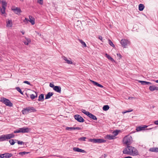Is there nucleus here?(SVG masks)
Listing matches in <instances>:
<instances>
[{"instance_id":"f257e3e1","label":"nucleus","mask_w":158,"mask_h":158,"mask_svg":"<svg viewBox=\"0 0 158 158\" xmlns=\"http://www.w3.org/2000/svg\"><path fill=\"white\" fill-rule=\"evenodd\" d=\"M123 154L132 156H136L138 154L137 149L131 146H127L123 150Z\"/></svg>"},{"instance_id":"f03ea898","label":"nucleus","mask_w":158,"mask_h":158,"mask_svg":"<svg viewBox=\"0 0 158 158\" xmlns=\"http://www.w3.org/2000/svg\"><path fill=\"white\" fill-rule=\"evenodd\" d=\"M15 136V135L13 133L2 135L0 136V141L7 140L10 139L14 138Z\"/></svg>"},{"instance_id":"7ed1b4c3","label":"nucleus","mask_w":158,"mask_h":158,"mask_svg":"<svg viewBox=\"0 0 158 158\" xmlns=\"http://www.w3.org/2000/svg\"><path fill=\"white\" fill-rule=\"evenodd\" d=\"M36 111V110L33 107L30 106L23 109L22 110V112L23 114H25L29 113L35 112Z\"/></svg>"},{"instance_id":"20e7f679","label":"nucleus","mask_w":158,"mask_h":158,"mask_svg":"<svg viewBox=\"0 0 158 158\" xmlns=\"http://www.w3.org/2000/svg\"><path fill=\"white\" fill-rule=\"evenodd\" d=\"M123 143L127 146H129L132 143V138L131 136H126L123 139Z\"/></svg>"},{"instance_id":"39448f33","label":"nucleus","mask_w":158,"mask_h":158,"mask_svg":"<svg viewBox=\"0 0 158 158\" xmlns=\"http://www.w3.org/2000/svg\"><path fill=\"white\" fill-rule=\"evenodd\" d=\"M0 101L7 106L11 107L13 106V104L9 99L6 98H1Z\"/></svg>"},{"instance_id":"423d86ee","label":"nucleus","mask_w":158,"mask_h":158,"mask_svg":"<svg viewBox=\"0 0 158 158\" xmlns=\"http://www.w3.org/2000/svg\"><path fill=\"white\" fill-rule=\"evenodd\" d=\"M120 43L123 47L126 48L128 45L130 44V42L127 39H123L121 40Z\"/></svg>"},{"instance_id":"0eeeda50","label":"nucleus","mask_w":158,"mask_h":158,"mask_svg":"<svg viewBox=\"0 0 158 158\" xmlns=\"http://www.w3.org/2000/svg\"><path fill=\"white\" fill-rule=\"evenodd\" d=\"M90 141L94 143H104L106 142V140L102 139H91Z\"/></svg>"},{"instance_id":"6e6552de","label":"nucleus","mask_w":158,"mask_h":158,"mask_svg":"<svg viewBox=\"0 0 158 158\" xmlns=\"http://www.w3.org/2000/svg\"><path fill=\"white\" fill-rule=\"evenodd\" d=\"M11 10L15 14L17 15L20 14L22 12L21 10L19 8L16 7L15 6H12Z\"/></svg>"},{"instance_id":"1a4fd4ad","label":"nucleus","mask_w":158,"mask_h":158,"mask_svg":"<svg viewBox=\"0 0 158 158\" xmlns=\"http://www.w3.org/2000/svg\"><path fill=\"white\" fill-rule=\"evenodd\" d=\"M74 118L78 122H84L85 120L83 118L79 115L76 114L74 115Z\"/></svg>"},{"instance_id":"9d476101","label":"nucleus","mask_w":158,"mask_h":158,"mask_svg":"<svg viewBox=\"0 0 158 158\" xmlns=\"http://www.w3.org/2000/svg\"><path fill=\"white\" fill-rule=\"evenodd\" d=\"M73 150L75 152H80L82 153H86V152L84 150L79 148H78L74 147L73 148Z\"/></svg>"},{"instance_id":"9b49d317","label":"nucleus","mask_w":158,"mask_h":158,"mask_svg":"<svg viewBox=\"0 0 158 158\" xmlns=\"http://www.w3.org/2000/svg\"><path fill=\"white\" fill-rule=\"evenodd\" d=\"M62 58L63 60L66 61V63L67 64H73V63L71 59L69 58V59H68L66 57L64 56H62Z\"/></svg>"},{"instance_id":"f8f14e48","label":"nucleus","mask_w":158,"mask_h":158,"mask_svg":"<svg viewBox=\"0 0 158 158\" xmlns=\"http://www.w3.org/2000/svg\"><path fill=\"white\" fill-rule=\"evenodd\" d=\"M148 126L143 125V126H139L137 127L136 128V130L137 131H141L144 130L145 128L148 127Z\"/></svg>"},{"instance_id":"ddd939ff","label":"nucleus","mask_w":158,"mask_h":158,"mask_svg":"<svg viewBox=\"0 0 158 158\" xmlns=\"http://www.w3.org/2000/svg\"><path fill=\"white\" fill-rule=\"evenodd\" d=\"M21 132L23 133H27L29 131V129L27 127H23L20 128Z\"/></svg>"},{"instance_id":"4468645a","label":"nucleus","mask_w":158,"mask_h":158,"mask_svg":"<svg viewBox=\"0 0 158 158\" xmlns=\"http://www.w3.org/2000/svg\"><path fill=\"white\" fill-rule=\"evenodd\" d=\"M53 89L57 92L60 93L61 92V88L59 86H55L53 88Z\"/></svg>"},{"instance_id":"2eb2a0df","label":"nucleus","mask_w":158,"mask_h":158,"mask_svg":"<svg viewBox=\"0 0 158 158\" xmlns=\"http://www.w3.org/2000/svg\"><path fill=\"white\" fill-rule=\"evenodd\" d=\"M6 26L7 27H11L12 26V22L11 20H8L6 22Z\"/></svg>"},{"instance_id":"dca6fc26","label":"nucleus","mask_w":158,"mask_h":158,"mask_svg":"<svg viewBox=\"0 0 158 158\" xmlns=\"http://www.w3.org/2000/svg\"><path fill=\"white\" fill-rule=\"evenodd\" d=\"M29 20L28 21L30 22L31 24L32 25H34L35 23V19L33 18L32 16H29Z\"/></svg>"},{"instance_id":"f3484780","label":"nucleus","mask_w":158,"mask_h":158,"mask_svg":"<svg viewBox=\"0 0 158 158\" xmlns=\"http://www.w3.org/2000/svg\"><path fill=\"white\" fill-rule=\"evenodd\" d=\"M90 81L95 85L97 86L100 87L101 88H103L104 87L103 86V85H101L100 84H99V83H98L97 82L95 81H94L92 80H90Z\"/></svg>"},{"instance_id":"a211bd4d","label":"nucleus","mask_w":158,"mask_h":158,"mask_svg":"<svg viewBox=\"0 0 158 158\" xmlns=\"http://www.w3.org/2000/svg\"><path fill=\"white\" fill-rule=\"evenodd\" d=\"M106 139L111 140L114 139L115 138V137H114V136L112 135H108L106 136Z\"/></svg>"},{"instance_id":"6ab92c4d","label":"nucleus","mask_w":158,"mask_h":158,"mask_svg":"<svg viewBox=\"0 0 158 158\" xmlns=\"http://www.w3.org/2000/svg\"><path fill=\"white\" fill-rule=\"evenodd\" d=\"M88 116L90 118L94 120H97V118L96 116L91 113H89Z\"/></svg>"},{"instance_id":"aec40b11","label":"nucleus","mask_w":158,"mask_h":158,"mask_svg":"<svg viewBox=\"0 0 158 158\" xmlns=\"http://www.w3.org/2000/svg\"><path fill=\"white\" fill-rule=\"evenodd\" d=\"M26 39V40H24L23 41V43L24 44L26 45H28L29 43L31 42V40L30 39L27 38L26 37H25Z\"/></svg>"},{"instance_id":"412c9836","label":"nucleus","mask_w":158,"mask_h":158,"mask_svg":"<svg viewBox=\"0 0 158 158\" xmlns=\"http://www.w3.org/2000/svg\"><path fill=\"white\" fill-rule=\"evenodd\" d=\"M53 93L51 92H48L45 96V99H47L49 98L53 95Z\"/></svg>"},{"instance_id":"4be33fe9","label":"nucleus","mask_w":158,"mask_h":158,"mask_svg":"<svg viewBox=\"0 0 158 158\" xmlns=\"http://www.w3.org/2000/svg\"><path fill=\"white\" fill-rule=\"evenodd\" d=\"M149 151L152 152H158V148L153 147L149 149Z\"/></svg>"},{"instance_id":"5701e85b","label":"nucleus","mask_w":158,"mask_h":158,"mask_svg":"<svg viewBox=\"0 0 158 158\" xmlns=\"http://www.w3.org/2000/svg\"><path fill=\"white\" fill-rule=\"evenodd\" d=\"M44 100V94H41L39 97L38 100L39 101L43 102Z\"/></svg>"},{"instance_id":"b1692460","label":"nucleus","mask_w":158,"mask_h":158,"mask_svg":"<svg viewBox=\"0 0 158 158\" xmlns=\"http://www.w3.org/2000/svg\"><path fill=\"white\" fill-rule=\"evenodd\" d=\"M144 8V5L142 4H140L139 5V11H142Z\"/></svg>"},{"instance_id":"393cba45","label":"nucleus","mask_w":158,"mask_h":158,"mask_svg":"<svg viewBox=\"0 0 158 158\" xmlns=\"http://www.w3.org/2000/svg\"><path fill=\"white\" fill-rule=\"evenodd\" d=\"M13 155L11 153H5V158H9L12 156Z\"/></svg>"},{"instance_id":"a878e982","label":"nucleus","mask_w":158,"mask_h":158,"mask_svg":"<svg viewBox=\"0 0 158 158\" xmlns=\"http://www.w3.org/2000/svg\"><path fill=\"white\" fill-rule=\"evenodd\" d=\"M79 41L82 45V46L83 47H86V45L85 43L81 39L78 40Z\"/></svg>"},{"instance_id":"bb28decb","label":"nucleus","mask_w":158,"mask_h":158,"mask_svg":"<svg viewBox=\"0 0 158 158\" xmlns=\"http://www.w3.org/2000/svg\"><path fill=\"white\" fill-rule=\"evenodd\" d=\"M30 152H20L19 153V154L20 155L22 156H24L26 154H27L29 153Z\"/></svg>"},{"instance_id":"cd10ccee","label":"nucleus","mask_w":158,"mask_h":158,"mask_svg":"<svg viewBox=\"0 0 158 158\" xmlns=\"http://www.w3.org/2000/svg\"><path fill=\"white\" fill-rule=\"evenodd\" d=\"M110 107L108 105H104L103 107V110L104 111H106Z\"/></svg>"},{"instance_id":"c85d7f7f","label":"nucleus","mask_w":158,"mask_h":158,"mask_svg":"<svg viewBox=\"0 0 158 158\" xmlns=\"http://www.w3.org/2000/svg\"><path fill=\"white\" fill-rule=\"evenodd\" d=\"M120 131H118V130H116L115 131H114L112 133L113 134V135L114 136V137H115V136H116L118 134V133Z\"/></svg>"},{"instance_id":"c756f323","label":"nucleus","mask_w":158,"mask_h":158,"mask_svg":"<svg viewBox=\"0 0 158 158\" xmlns=\"http://www.w3.org/2000/svg\"><path fill=\"white\" fill-rule=\"evenodd\" d=\"M81 111L84 114H85L87 116H88V115L89 114V112L88 111H87L83 109H81Z\"/></svg>"},{"instance_id":"7c9ffc66","label":"nucleus","mask_w":158,"mask_h":158,"mask_svg":"<svg viewBox=\"0 0 158 158\" xmlns=\"http://www.w3.org/2000/svg\"><path fill=\"white\" fill-rule=\"evenodd\" d=\"M155 85H152L150 86L149 88V89L151 91H153L154 90H155Z\"/></svg>"},{"instance_id":"2f4dec72","label":"nucleus","mask_w":158,"mask_h":158,"mask_svg":"<svg viewBox=\"0 0 158 158\" xmlns=\"http://www.w3.org/2000/svg\"><path fill=\"white\" fill-rule=\"evenodd\" d=\"M6 8L2 7L1 8V12L2 14H4L5 13Z\"/></svg>"},{"instance_id":"473e14b6","label":"nucleus","mask_w":158,"mask_h":158,"mask_svg":"<svg viewBox=\"0 0 158 158\" xmlns=\"http://www.w3.org/2000/svg\"><path fill=\"white\" fill-rule=\"evenodd\" d=\"M108 43L112 47H114L115 46L113 44V42H112V41L110 39L108 40Z\"/></svg>"},{"instance_id":"72a5a7b5","label":"nucleus","mask_w":158,"mask_h":158,"mask_svg":"<svg viewBox=\"0 0 158 158\" xmlns=\"http://www.w3.org/2000/svg\"><path fill=\"white\" fill-rule=\"evenodd\" d=\"M16 89L21 94L23 95V93L21 90L20 88L19 87H17L16 88Z\"/></svg>"},{"instance_id":"f704fd0d","label":"nucleus","mask_w":158,"mask_h":158,"mask_svg":"<svg viewBox=\"0 0 158 158\" xmlns=\"http://www.w3.org/2000/svg\"><path fill=\"white\" fill-rule=\"evenodd\" d=\"M7 5V3L5 1L2 2V7L6 8Z\"/></svg>"},{"instance_id":"c9c22d12","label":"nucleus","mask_w":158,"mask_h":158,"mask_svg":"<svg viewBox=\"0 0 158 158\" xmlns=\"http://www.w3.org/2000/svg\"><path fill=\"white\" fill-rule=\"evenodd\" d=\"M37 97V95L36 94L35 96L33 94H31L30 95V98L32 100L34 99L35 98H36Z\"/></svg>"},{"instance_id":"e433bc0d","label":"nucleus","mask_w":158,"mask_h":158,"mask_svg":"<svg viewBox=\"0 0 158 158\" xmlns=\"http://www.w3.org/2000/svg\"><path fill=\"white\" fill-rule=\"evenodd\" d=\"M9 142L11 145H13L15 143L14 140L13 139H10L9 141Z\"/></svg>"},{"instance_id":"4c0bfd02","label":"nucleus","mask_w":158,"mask_h":158,"mask_svg":"<svg viewBox=\"0 0 158 158\" xmlns=\"http://www.w3.org/2000/svg\"><path fill=\"white\" fill-rule=\"evenodd\" d=\"M86 139V138L85 137H83L79 138L78 140L80 141H85Z\"/></svg>"},{"instance_id":"58836bf2","label":"nucleus","mask_w":158,"mask_h":158,"mask_svg":"<svg viewBox=\"0 0 158 158\" xmlns=\"http://www.w3.org/2000/svg\"><path fill=\"white\" fill-rule=\"evenodd\" d=\"M74 127H67L65 128V130H74Z\"/></svg>"},{"instance_id":"ea45409f","label":"nucleus","mask_w":158,"mask_h":158,"mask_svg":"<svg viewBox=\"0 0 158 158\" xmlns=\"http://www.w3.org/2000/svg\"><path fill=\"white\" fill-rule=\"evenodd\" d=\"M139 82L140 83L143 85H146V81H139Z\"/></svg>"},{"instance_id":"a19ab883","label":"nucleus","mask_w":158,"mask_h":158,"mask_svg":"<svg viewBox=\"0 0 158 158\" xmlns=\"http://www.w3.org/2000/svg\"><path fill=\"white\" fill-rule=\"evenodd\" d=\"M14 132V133H21L20 128L19 129H18L16 130Z\"/></svg>"},{"instance_id":"79ce46f5","label":"nucleus","mask_w":158,"mask_h":158,"mask_svg":"<svg viewBox=\"0 0 158 158\" xmlns=\"http://www.w3.org/2000/svg\"><path fill=\"white\" fill-rule=\"evenodd\" d=\"M37 2L40 5H42L43 4V0H38Z\"/></svg>"},{"instance_id":"37998d69","label":"nucleus","mask_w":158,"mask_h":158,"mask_svg":"<svg viewBox=\"0 0 158 158\" xmlns=\"http://www.w3.org/2000/svg\"><path fill=\"white\" fill-rule=\"evenodd\" d=\"M28 20L29 19H28L27 18H25V19L23 20V22L25 23H28Z\"/></svg>"},{"instance_id":"c03bdc74","label":"nucleus","mask_w":158,"mask_h":158,"mask_svg":"<svg viewBox=\"0 0 158 158\" xmlns=\"http://www.w3.org/2000/svg\"><path fill=\"white\" fill-rule=\"evenodd\" d=\"M23 82L24 83L27 84L29 85H31V84L28 81H23Z\"/></svg>"},{"instance_id":"a18cd8bd","label":"nucleus","mask_w":158,"mask_h":158,"mask_svg":"<svg viewBox=\"0 0 158 158\" xmlns=\"http://www.w3.org/2000/svg\"><path fill=\"white\" fill-rule=\"evenodd\" d=\"M107 156L106 154H104L103 155H102L100 158H105Z\"/></svg>"},{"instance_id":"49530a36","label":"nucleus","mask_w":158,"mask_h":158,"mask_svg":"<svg viewBox=\"0 0 158 158\" xmlns=\"http://www.w3.org/2000/svg\"><path fill=\"white\" fill-rule=\"evenodd\" d=\"M106 56L109 60H110V59L111 57L109 55L107 54H106Z\"/></svg>"},{"instance_id":"de8ad7c7","label":"nucleus","mask_w":158,"mask_h":158,"mask_svg":"<svg viewBox=\"0 0 158 158\" xmlns=\"http://www.w3.org/2000/svg\"><path fill=\"white\" fill-rule=\"evenodd\" d=\"M17 143L19 144H22L24 143V142H23L21 141H18Z\"/></svg>"},{"instance_id":"09e8293b","label":"nucleus","mask_w":158,"mask_h":158,"mask_svg":"<svg viewBox=\"0 0 158 158\" xmlns=\"http://www.w3.org/2000/svg\"><path fill=\"white\" fill-rule=\"evenodd\" d=\"M49 86L52 87V88H54V87H55L54 86V85L53 84H52V83H50V84H49Z\"/></svg>"},{"instance_id":"8fccbe9b","label":"nucleus","mask_w":158,"mask_h":158,"mask_svg":"<svg viewBox=\"0 0 158 158\" xmlns=\"http://www.w3.org/2000/svg\"><path fill=\"white\" fill-rule=\"evenodd\" d=\"M0 157L1 158H5V153L3 154H1L0 155Z\"/></svg>"},{"instance_id":"3c124183","label":"nucleus","mask_w":158,"mask_h":158,"mask_svg":"<svg viewBox=\"0 0 158 158\" xmlns=\"http://www.w3.org/2000/svg\"><path fill=\"white\" fill-rule=\"evenodd\" d=\"M74 130H80L81 129V128L79 127H74Z\"/></svg>"},{"instance_id":"603ef678","label":"nucleus","mask_w":158,"mask_h":158,"mask_svg":"<svg viewBox=\"0 0 158 158\" xmlns=\"http://www.w3.org/2000/svg\"><path fill=\"white\" fill-rule=\"evenodd\" d=\"M98 39L99 40H100L101 41L103 42V40H102L103 38H102V37L101 36L99 35Z\"/></svg>"},{"instance_id":"864d4df0","label":"nucleus","mask_w":158,"mask_h":158,"mask_svg":"<svg viewBox=\"0 0 158 158\" xmlns=\"http://www.w3.org/2000/svg\"><path fill=\"white\" fill-rule=\"evenodd\" d=\"M117 56L119 57L120 59L121 58L122 56H121V54H119V53H117Z\"/></svg>"},{"instance_id":"5fc2aeb1","label":"nucleus","mask_w":158,"mask_h":158,"mask_svg":"<svg viewBox=\"0 0 158 158\" xmlns=\"http://www.w3.org/2000/svg\"><path fill=\"white\" fill-rule=\"evenodd\" d=\"M154 123L155 124L158 125V120L155 121Z\"/></svg>"},{"instance_id":"6e6d98bb","label":"nucleus","mask_w":158,"mask_h":158,"mask_svg":"<svg viewBox=\"0 0 158 158\" xmlns=\"http://www.w3.org/2000/svg\"><path fill=\"white\" fill-rule=\"evenodd\" d=\"M109 60H110L112 62H114L115 61L114 59L112 57H111L110 59Z\"/></svg>"},{"instance_id":"4d7b16f0","label":"nucleus","mask_w":158,"mask_h":158,"mask_svg":"<svg viewBox=\"0 0 158 158\" xmlns=\"http://www.w3.org/2000/svg\"><path fill=\"white\" fill-rule=\"evenodd\" d=\"M35 32L40 36H41V34L40 33H39L37 31H35Z\"/></svg>"},{"instance_id":"13d9d810","label":"nucleus","mask_w":158,"mask_h":158,"mask_svg":"<svg viewBox=\"0 0 158 158\" xmlns=\"http://www.w3.org/2000/svg\"><path fill=\"white\" fill-rule=\"evenodd\" d=\"M133 110L131 109H129L127 111H128V112H131L133 111Z\"/></svg>"},{"instance_id":"bf43d9fd","label":"nucleus","mask_w":158,"mask_h":158,"mask_svg":"<svg viewBox=\"0 0 158 158\" xmlns=\"http://www.w3.org/2000/svg\"><path fill=\"white\" fill-rule=\"evenodd\" d=\"M148 84H152L151 82L146 81V85Z\"/></svg>"},{"instance_id":"052dcab7","label":"nucleus","mask_w":158,"mask_h":158,"mask_svg":"<svg viewBox=\"0 0 158 158\" xmlns=\"http://www.w3.org/2000/svg\"><path fill=\"white\" fill-rule=\"evenodd\" d=\"M155 90H158V87H156L155 86Z\"/></svg>"},{"instance_id":"680f3d73","label":"nucleus","mask_w":158,"mask_h":158,"mask_svg":"<svg viewBox=\"0 0 158 158\" xmlns=\"http://www.w3.org/2000/svg\"><path fill=\"white\" fill-rule=\"evenodd\" d=\"M123 158H132L131 156H127V157H124Z\"/></svg>"},{"instance_id":"e2e57ef3","label":"nucleus","mask_w":158,"mask_h":158,"mask_svg":"<svg viewBox=\"0 0 158 158\" xmlns=\"http://www.w3.org/2000/svg\"><path fill=\"white\" fill-rule=\"evenodd\" d=\"M21 32L22 33L23 35H24V33H25L24 32H23V31H21Z\"/></svg>"},{"instance_id":"0e129e2a","label":"nucleus","mask_w":158,"mask_h":158,"mask_svg":"<svg viewBox=\"0 0 158 158\" xmlns=\"http://www.w3.org/2000/svg\"><path fill=\"white\" fill-rule=\"evenodd\" d=\"M155 82L157 83H158V80L155 81Z\"/></svg>"},{"instance_id":"69168bd1","label":"nucleus","mask_w":158,"mask_h":158,"mask_svg":"<svg viewBox=\"0 0 158 158\" xmlns=\"http://www.w3.org/2000/svg\"><path fill=\"white\" fill-rule=\"evenodd\" d=\"M128 112V111L127 110L126 111H125L123 113H126Z\"/></svg>"},{"instance_id":"338daca9","label":"nucleus","mask_w":158,"mask_h":158,"mask_svg":"<svg viewBox=\"0 0 158 158\" xmlns=\"http://www.w3.org/2000/svg\"><path fill=\"white\" fill-rule=\"evenodd\" d=\"M152 128H151L149 129H152Z\"/></svg>"},{"instance_id":"774afa93","label":"nucleus","mask_w":158,"mask_h":158,"mask_svg":"<svg viewBox=\"0 0 158 158\" xmlns=\"http://www.w3.org/2000/svg\"><path fill=\"white\" fill-rule=\"evenodd\" d=\"M68 158H72L68 157Z\"/></svg>"}]
</instances>
